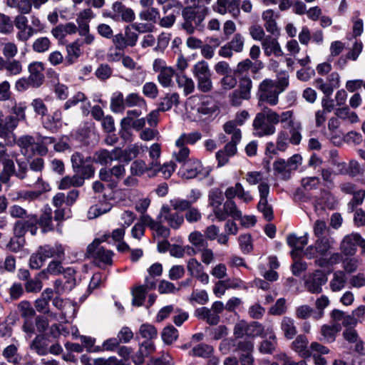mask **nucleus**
<instances>
[{
    "mask_svg": "<svg viewBox=\"0 0 365 365\" xmlns=\"http://www.w3.org/2000/svg\"><path fill=\"white\" fill-rule=\"evenodd\" d=\"M290 113L282 112L281 114L264 107L257 113L252 123L253 134L258 138L272 135L276 132L275 125L284 123L289 118Z\"/></svg>",
    "mask_w": 365,
    "mask_h": 365,
    "instance_id": "1",
    "label": "nucleus"
},
{
    "mask_svg": "<svg viewBox=\"0 0 365 365\" xmlns=\"http://www.w3.org/2000/svg\"><path fill=\"white\" fill-rule=\"evenodd\" d=\"M245 180L250 185L258 184L259 201L257 209L263 214L267 220H272L273 219V210L272 206L268 204L267 200L270 190L269 185L267 182L262 181V173L258 171L248 172L246 174Z\"/></svg>",
    "mask_w": 365,
    "mask_h": 365,
    "instance_id": "2",
    "label": "nucleus"
},
{
    "mask_svg": "<svg viewBox=\"0 0 365 365\" xmlns=\"http://www.w3.org/2000/svg\"><path fill=\"white\" fill-rule=\"evenodd\" d=\"M334 240L331 237H319L314 245L308 246L303 252L307 259L316 258L315 263L319 267H324L329 263L327 257L331 252Z\"/></svg>",
    "mask_w": 365,
    "mask_h": 365,
    "instance_id": "3",
    "label": "nucleus"
},
{
    "mask_svg": "<svg viewBox=\"0 0 365 365\" xmlns=\"http://www.w3.org/2000/svg\"><path fill=\"white\" fill-rule=\"evenodd\" d=\"M187 104L192 114L198 120L207 119L217 110L215 101L207 96H192L187 99Z\"/></svg>",
    "mask_w": 365,
    "mask_h": 365,
    "instance_id": "4",
    "label": "nucleus"
},
{
    "mask_svg": "<svg viewBox=\"0 0 365 365\" xmlns=\"http://www.w3.org/2000/svg\"><path fill=\"white\" fill-rule=\"evenodd\" d=\"M192 74L197 81V88L202 93H209L213 89L212 72L209 64L204 60L197 61L192 67Z\"/></svg>",
    "mask_w": 365,
    "mask_h": 365,
    "instance_id": "5",
    "label": "nucleus"
},
{
    "mask_svg": "<svg viewBox=\"0 0 365 365\" xmlns=\"http://www.w3.org/2000/svg\"><path fill=\"white\" fill-rule=\"evenodd\" d=\"M279 95L274 80L265 78L258 86L257 98L259 106L264 102L272 106H276L279 102Z\"/></svg>",
    "mask_w": 365,
    "mask_h": 365,
    "instance_id": "6",
    "label": "nucleus"
},
{
    "mask_svg": "<svg viewBox=\"0 0 365 365\" xmlns=\"http://www.w3.org/2000/svg\"><path fill=\"white\" fill-rule=\"evenodd\" d=\"M302 158L299 154H295L290 157L287 160L278 159L273 163V170L275 174L280 176L283 180H288L291 174L296 170L302 164Z\"/></svg>",
    "mask_w": 365,
    "mask_h": 365,
    "instance_id": "7",
    "label": "nucleus"
},
{
    "mask_svg": "<svg viewBox=\"0 0 365 365\" xmlns=\"http://www.w3.org/2000/svg\"><path fill=\"white\" fill-rule=\"evenodd\" d=\"M72 168L75 173H79L88 179L95 174V168L92 165V158L85 157L79 152H75L71 157Z\"/></svg>",
    "mask_w": 365,
    "mask_h": 365,
    "instance_id": "8",
    "label": "nucleus"
},
{
    "mask_svg": "<svg viewBox=\"0 0 365 365\" xmlns=\"http://www.w3.org/2000/svg\"><path fill=\"white\" fill-rule=\"evenodd\" d=\"M88 253L99 267L111 265L113 263V252L101 246L98 241H94L88 247Z\"/></svg>",
    "mask_w": 365,
    "mask_h": 365,
    "instance_id": "9",
    "label": "nucleus"
},
{
    "mask_svg": "<svg viewBox=\"0 0 365 365\" xmlns=\"http://www.w3.org/2000/svg\"><path fill=\"white\" fill-rule=\"evenodd\" d=\"M209 170L203 168L200 161L197 159H189L182 164L179 170V174L184 178L191 179L197 176H207Z\"/></svg>",
    "mask_w": 365,
    "mask_h": 365,
    "instance_id": "10",
    "label": "nucleus"
},
{
    "mask_svg": "<svg viewBox=\"0 0 365 365\" xmlns=\"http://www.w3.org/2000/svg\"><path fill=\"white\" fill-rule=\"evenodd\" d=\"M327 277L322 270H316L308 274L304 279L307 290L312 294H319L322 292V285L326 284Z\"/></svg>",
    "mask_w": 365,
    "mask_h": 365,
    "instance_id": "11",
    "label": "nucleus"
},
{
    "mask_svg": "<svg viewBox=\"0 0 365 365\" xmlns=\"http://www.w3.org/2000/svg\"><path fill=\"white\" fill-rule=\"evenodd\" d=\"M240 0H217L213 9L221 15L229 13L234 19H237L240 15Z\"/></svg>",
    "mask_w": 365,
    "mask_h": 365,
    "instance_id": "12",
    "label": "nucleus"
},
{
    "mask_svg": "<svg viewBox=\"0 0 365 365\" xmlns=\"http://www.w3.org/2000/svg\"><path fill=\"white\" fill-rule=\"evenodd\" d=\"M215 217L219 221H224L228 217H232L235 220H240L242 217V212L237 207L234 200H227L224 202L223 206L217 210Z\"/></svg>",
    "mask_w": 365,
    "mask_h": 365,
    "instance_id": "13",
    "label": "nucleus"
},
{
    "mask_svg": "<svg viewBox=\"0 0 365 365\" xmlns=\"http://www.w3.org/2000/svg\"><path fill=\"white\" fill-rule=\"evenodd\" d=\"M364 242L359 234L351 233L343 238L340 244V250L344 255L351 256L356 253L358 246L362 245Z\"/></svg>",
    "mask_w": 365,
    "mask_h": 365,
    "instance_id": "14",
    "label": "nucleus"
},
{
    "mask_svg": "<svg viewBox=\"0 0 365 365\" xmlns=\"http://www.w3.org/2000/svg\"><path fill=\"white\" fill-rule=\"evenodd\" d=\"M187 270L190 277L196 278L202 284L209 283L210 277L205 272L203 265L197 259L192 257L187 260Z\"/></svg>",
    "mask_w": 365,
    "mask_h": 365,
    "instance_id": "15",
    "label": "nucleus"
},
{
    "mask_svg": "<svg viewBox=\"0 0 365 365\" xmlns=\"http://www.w3.org/2000/svg\"><path fill=\"white\" fill-rule=\"evenodd\" d=\"M28 23L27 17L23 14H19L14 18L13 24L19 30L16 38L20 41L25 42L34 35V29Z\"/></svg>",
    "mask_w": 365,
    "mask_h": 365,
    "instance_id": "16",
    "label": "nucleus"
},
{
    "mask_svg": "<svg viewBox=\"0 0 365 365\" xmlns=\"http://www.w3.org/2000/svg\"><path fill=\"white\" fill-rule=\"evenodd\" d=\"M146 150V146H143L141 144L135 143L130 145L124 150H122L120 148H116L115 152H117V155H118V161H123L128 163L140 154L144 153Z\"/></svg>",
    "mask_w": 365,
    "mask_h": 365,
    "instance_id": "17",
    "label": "nucleus"
},
{
    "mask_svg": "<svg viewBox=\"0 0 365 365\" xmlns=\"http://www.w3.org/2000/svg\"><path fill=\"white\" fill-rule=\"evenodd\" d=\"M159 218L166 222L173 229H178L184 223V217L178 212H173L168 205H163Z\"/></svg>",
    "mask_w": 365,
    "mask_h": 365,
    "instance_id": "18",
    "label": "nucleus"
},
{
    "mask_svg": "<svg viewBox=\"0 0 365 365\" xmlns=\"http://www.w3.org/2000/svg\"><path fill=\"white\" fill-rule=\"evenodd\" d=\"M287 242L292 248L291 256L294 259L301 257L304 247L308 243V233L302 237L290 234L287 237Z\"/></svg>",
    "mask_w": 365,
    "mask_h": 365,
    "instance_id": "19",
    "label": "nucleus"
},
{
    "mask_svg": "<svg viewBox=\"0 0 365 365\" xmlns=\"http://www.w3.org/2000/svg\"><path fill=\"white\" fill-rule=\"evenodd\" d=\"M17 121L11 115L0 118V138L5 140L13 139L15 141L16 135L14 130L17 128Z\"/></svg>",
    "mask_w": 365,
    "mask_h": 365,
    "instance_id": "20",
    "label": "nucleus"
},
{
    "mask_svg": "<svg viewBox=\"0 0 365 365\" xmlns=\"http://www.w3.org/2000/svg\"><path fill=\"white\" fill-rule=\"evenodd\" d=\"M285 113H290L289 118L284 123H287L289 128L290 138L289 143L293 145H299L302 140L301 134L302 125L301 122L294 119V112L292 110H287Z\"/></svg>",
    "mask_w": 365,
    "mask_h": 365,
    "instance_id": "21",
    "label": "nucleus"
},
{
    "mask_svg": "<svg viewBox=\"0 0 365 365\" xmlns=\"http://www.w3.org/2000/svg\"><path fill=\"white\" fill-rule=\"evenodd\" d=\"M262 19L266 31L272 36L278 37L280 34V29L277 24L278 15L272 9H267L263 11Z\"/></svg>",
    "mask_w": 365,
    "mask_h": 365,
    "instance_id": "22",
    "label": "nucleus"
},
{
    "mask_svg": "<svg viewBox=\"0 0 365 365\" xmlns=\"http://www.w3.org/2000/svg\"><path fill=\"white\" fill-rule=\"evenodd\" d=\"M28 70L29 72V78L33 83V88H38L42 85L44 81L43 63L40 61H34L29 65Z\"/></svg>",
    "mask_w": 365,
    "mask_h": 365,
    "instance_id": "23",
    "label": "nucleus"
},
{
    "mask_svg": "<svg viewBox=\"0 0 365 365\" xmlns=\"http://www.w3.org/2000/svg\"><path fill=\"white\" fill-rule=\"evenodd\" d=\"M261 43L264 54L267 56H269L272 54L277 57L283 56V51L276 36L273 37L270 35H267Z\"/></svg>",
    "mask_w": 365,
    "mask_h": 365,
    "instance_id": "24",
    "label": "nucleus"
},
{
    "mask_svg": "<svg viewBox=\"0 0 365 365\" xmlns=\"http://www.w3.org/2000/svg\"><path fill=\"white\" fill-rule=\"evenodd\" d=\"M116 148L109 151L106 149H101L94 153L92 162L100 164L101 165H107L113 160H118Z\"/></svg>",
    "mask_w": 365,
    "mask_h": 365,
    "instance_id": "25",
    "label": "nucleus"
},
{
    "mask_svg": "<svg viewBox=\"0 0 365 365\" xmlns=\"http://www.w3.org/2000/svg\"><path fill=\"white\" fill-rule=\"evenodd\" d=\"M340 330L341 326L339 324H323L320 328L321 336L319 340L324 343H333Z\"/></svg>",
    "mask_w": 365,
    "mask_h": 365,
    "instance_id": "26",
    "label": "nucleus"
},
{
    "mask_svg": "<svg viewBox=\"0 0 365 365\" xmlns=\"http://www.w3.org/2000/svg\"><path fill=\"white\" fill-rule=\"evenodd\" d=\"M38 249L46 259L52 257L60 260L64 259L65 250L60 244H55L54 245H45L40 246Z\"/></svg>",
    "mask_w": 365,
    "mask_h": 365,
    "instance_id": "27",
    "label": "nucleus"
},
{
    "mask_svg": "<svg viewBox=\"0 0 365 365\" xmlns=\"http://www.w3.org/2000/svg\"><path fill=\"white\" fill-rule=\"evenodd\" d=\"M66 56L65 57V64L71 66L74 64L82 54L81 44L78 41H74L66 46Z\"/></svg>",
    "mask_w": 365,
    "mask_h": 365,
    "instance_id": "28",
    "label": "nucleus"
},
{
    "mask_svg": "<svg viewBox=\"0 0 365 365\" xmlns=\"http://www.w3.org/2000/svg\"><path fill=\"white\" fill-rule=\"evenodd\" d=\"M154 282L149 284L148 278L147 277L145 285H140L133 289L132 291L133 304L138 307L141 306L145 301V294L147 293L148 289H152L153 287H154Z\"/></svg>",
    "mask_w": 365,
    "mask_h": 365,
    "instance_id": "29",
    "label": "nucleus"
},
{
    "mask_svg": "<svg viewBox=\"0 0 365 365\" xmlns=\"http://www.w3.org/2000/svg\"><path fill=\"white\" fill-rule=\"evenodd\" d=\"M196 317L205 320L210 325H216L220 320V315H217L211 309L205 307L198 308L195 312Z\"/></svg>",
    "mask_w": 365,
    "mask_h": 365,
    "instance_id": "30",
    "label": "nucleus"
},
{
    "mask_svg": "<svg viewBox=\"0 0 365 365\" xmlns=\"http://www.w3.org/2000/svg\"><path fill=\"white\" fill-rule=\"evenodd\" d=\"M38 223V217L35 215L27 217L24 220H17L14 225V235L16 237H24L28 226Z\"/></svg>",
    "mask_w": 365,
    "mask_h": 365,
    "instance_id": "31",
    "label": "nucleus"
},
{
    "mask_svg": "<svg viewBox=\"0 0 365 365\" xmlns=\"http://www.w3.org/2000/svg\"><path fill=\"white\" fill-rule=\"evenodd\" d=\"M78 28L73 22L60 24L51 30V34L56 39H62L67 35L76 34Z\"/></svg>",
    "mask_w": 365,
    "mask_h": 365,
    "instance_id": "32",
    "label": "nucleus"
},
{
    "mask_svg": "<svg viewBox=\"0 0 365 365\" xmlns=\"http://www.w3.org/2000/svg\"><path fill=\"white\" fill-rule=\"evenodd\" d=\"M347 277L344 272L336 271L333 273V277L329 282L330 289L334 292L342 290L346 284Z\"/></svg>",
    "mask_w": 365,
    "mask_h": 365,
    "instance_id": "33",
    "label": "nucleus"
},
{
    "mask_svg": "<svg viewBox=\"0 0 365 365\" xmlns=\"http://www.w3.org/2000/svg\"><path fill=\"white\" fill-rule=\"evenodd\" d=\"M62 119V112L61 110L57 109L51 114L47 115L42 119L44 127L49 130L56 129L61 124Z\"/></svg>",
    "mask_w": 365,
    "mask_h": 365,
    "instance_id": "34",
    "label": "nucleus"
},
{
    "mask_svg": "<svg viewBox=\"0 0 365 365\" xmlns=\"http://www.w3.org/2000/svg\"><path fill=\"white\" fill-rule=\"evenodd\" d=\"M53 289L46 288L41 293V297L35 302V307L38 312H48L49 301L53 296Z\"/></svg>",
    "mask_w": 365,
    "mask_h": 365,
    "instance_id": "35",
    "label": "nucleus"
},
{
    "mask_svg": "<svg viewBox=\"0 0 365 365\" xmlns=\"http://www.w3.org/2000/svg\"><path fill=\"white\" fill-rule=\"evenodd\" d=\"M176 81L178 86L182 89L183 94L188 96L195 91V85L194 81L186 75H177Z\"/></svg>",
    "mask_w": 365,
    "mask_h": 365,
    "instance_id": "36",
    "label": "nucleus"
},
{
    "mask_svg": "<svg viewBox=\"0 0 365 365\" xmlns=\"http://www.w3.org/2000/svg\"><path fill=\"white\" fill-rule=\"evenodd\" d=\"M125 107L128 108H142L144 112L148 110L145 100L138 93H131L128 94L125 98Z\"/></svg>",
    "mask_w": 365,
    "mask_h": 365,
    "instance_id": "37",
    "label": "nucleus"
},
{
    "mask_svg": "<svg viewBox=\"0 0 365 365\" xmlns=\"http://www.w3.org/2000/svg\"><path fill=\"white\" fill-rule=\"evenodd\" d=\"M224 200L222 192L218 188L212 189L208 194L209 205L212 207V212L215 215L217 210H220Z\"/></svg>",
    "mask_w": 365,
    "mask_h": 365,
    "instance_id": "38",
    "label": "nucleus"
},
{
    "mask_svg": "<svg viewBox=\"0 0 365 365\" xmlns=\"http://www.w3.org/2000/svg\"><path fill=\"white\" fill-rule=\"evenodd\" d=\"M110 110L115 113H122L125 108V98L123 94L116 91L112 94L110 98Z\"/></svg>",
    "mask_w": 365,
    "mask_h": 365,
    "instance_id": "39",
    "label": "nucleus"
},
{
    "mask_svg": "<svg viewBox=\"0 0 365 365\" xmlns=\"http://www.w3.org/2000/svg\"><path fill=\"white\" fill-rule=\"evenodd\" d=\"M281 329L284 332V336L288 339H292L297 334V327L294 320L289 317H284L281 322Z\"/></svg>",
    "mask_w": 365,
    "mask_h": 365,
    "instance_id": "40",
    "label": "nucleus"
},
{
    "mask_svg": "<svg viewBox=\"0 0 365 365\" xmlns=\"http://www.w3.org/2000/svg\"><path fill=\"white\" fill-rule=\"evenodd\" d=\"M11 101L12 102L11 112L14 114L11 115L16 120L17 125H19V121H24L26 119V110L27 107L24 102L17 103L15 100Z\"/></svg>",
    "mask_w": 365,
    "mask_h": 365,
    "instance_id": "41",
    "label": "nucleus"
},
{
    "mask_svg": "<svg viewBox=\"0 0 365 365\" xmlns=\"http://www.w3.org/2000/svg\"><path fill=\"white\" fill-rule=\"evenodd\" d=\"M61 260H52L51 261L46 269L39 272V276L42 279H48V274L57 275L62 272L63 267L61 265Z\"/></svg>",
    "mask_w": 365,
    "mask_h": 365,
    "instance_id": "42",
    "label": "nucleus"
},
{
    "mask_svg": "<svg viewBox=\"0 0 365 365\" xmlns=\"http://www.w3.org/2000/svg\"><path fill=\"white\" fill-rule=\"evenodd\" d=\"M19 155L17 152L9 151L6 144L0 142V163L2 165L14 163V158H16Z\"/></svg>",
    "mask_w": 365,
    "mask_h": 365,
    "instance_id": "43",
    "label": "nucleus"
},
{
    "mask_svg": "<svg viewBox=\"0 0 365 365\" xmlns=\"http://www.w3.org/2000/svg\"><path fill=\"white\" fill-rule=\"evenodd\" d=\"M201 133L199 132H192L190 133H182L180 136L176 140L175 145L176 146H182L190 144L194 145L197 140L201 138Z\"/></svg>",
    "mask_w": 365,
    "mask_h": 365,
    "instance_id": "44",
    "label": "nucleus"
},
{
    "mask_svg": "<svg viewBox=\"0 0 365 365\" xmlns=\"http://www.w3.org/2000/svg\"><path fill=\"white\" fill-rule=\"evenodd\" d=\"M179 94L177 93H173L167 94L164 98L161 99L159 104V109L161 111H167L170 110L173 106H178L179 103Z\"/></svg>",
    "mask_w": 365,
    "mask_h": 365,
    "instance_id": "45",
    "label": "nucleus"
},
{
    "mask_svg": "<svg viewBox=\"0 0 365 365\" xmlns=\"http://www.w3.org/2000/svg\"><path fill=\"white\" fill-rule=\"evenodd\" d=\"M144 112L143 108H137L132 110H128L126 113V116L120 121V125L123 129L126 130L130 127V123L140 117Z\"/></svg>",
    "mask_w": 365,
    "mask_h": 365,
    "instance_id": "46",
    "label": "nucleus"
},
{
    "mask_svg": "<svg viewBox=\"0 0 365 365\" xmlns=\"http://www.w3.org/2000/svg\"><path fill=\"white\" fill-rule=\"evenodd\" d=\"M4 70L7 76H19L23 71V66L20 61L16 59H6Z\"/></svg>",
    "mask_w": 365,
    "mask_h": 365,
    "instance_id": "47",
    "label": "nucleus"
},
{
    "mask_svg": "<svg viewBox=\"0 0 365 365\" xmlns=\"http://www.w3.org/2000/svg\"><path fill=\"white\" fill-rule=\"evenodd\" d=\"M308 339L304 335H299L292 343V348L296 352H298L302 357L306 358V351H308L307 349Z\"/></svg>",
    "mask_w": 365,
    "mask_h": 365,
    "instance_id": "48",
    "label": "nucleus"
},
{
    "mask_svg": "<svg viewBox=\"0 0 365 365\" xmlns=\"http://www.w3.org/2000/svg\"><path fill=\"white\" fill-rule=\"evenodd\" d=\"M335 114L338 118L351 123H354L359 120L357 114L351 111L348 106L337 108L335 111Z\"/></svg>",
    "mask_w": 365,
    "mask_h": 365,
    "instance_id": "49",
    "label": "nucleus"
},
{
    "mask_svg": "<svg viewBox=\"0 0 365 365\" xmlns=\"http://www.w3.org/2000/svg\"><path fill=\"white\" fill-rule=\"evenodd\" d=\"M188 240L197 250L208 247L205 235L199 231L192 232L188 236Z\"/></svg>",
    "mask_w": 365,
    "mask_h": 365,
    "instance_id": "50",
    "label": "nucleus"
},
{
    "mask_svg": "<svg viewBox=\"0 0 365 365\" xmlns=\"http://www.w3.org/2000/svg\"><path fill=\"white\" fill-rule=\"evenodd\" d=\"M236 122L229 120L223 125V130L227 135H231V140L234 141H240L242 139L241 130L237 128Z\"/></svg>",
    "mask_w": 365,
    "mask_h": 365,
    "instance_id": "51",
    "label": "nucleus"
},
{
    "mask_svg": "<svg viewBox=\"0 0 365 365\" xmlns=\"http://www.w3.org/2000/svg\"><path fill=\"white\" fill-rule=\"evenodd\" d=\"M212 352L213 348L212 346L200 344L192 348L190 351V355L202 358H210Z\"/></svg>",
    "mask_w": 365,
    "mask_h": 365,
    "instance_id": "52",
    "label": "nucleus"
},
{
    "mask_svg": "<svg viewBox=\"0 0 365 365\" xmlns=\"http://www.w3.org/2000/svg\"><path fill=\"white\" fill-rule=\"evenodd\" d=\"M38 223L41 227L43 232L52 230V211L50 207L45 208L40 219H38Z\"/></svg>",
    "mask_w": 365,
    "mask_h": 365,
    "instance_id": "53",
    "label": "nucleus"
},
{
    "mask_svg": "<svg viewBox=\"0 0 365 365\" xmlns=\"http://www.w3.org/2000/svg\"><path fill=\"white\" fill-rule=\"evenodd\" d=\"M30 348L41 356L46 355L48 353L47 344L44 341L43 336L41 335H38L34 338L30 344Z\"/></svg>",
    "mask_w": 365,
    "mask_h": 365,
    "instance_id": "54",
    "label": "nucleus"
},
{
    "mask_svg": "<svg viewBox=\"0 0 365 365\" xmlns=\"http://www.w3.org/2000/svg\"><path fill=\"white\" fill-rule=\"evenodd\" d=\"M4 357L9 363L14 364H19L21 357L18 354V348L14 344L7 346L3 351Z\"/></svg>",
    "mask_w": 365,
    "mask_h": 365,
    "instance_id": "55",
    "label": "nucleus"
},
{
    "mask_svg": "<svg viewBox=\"0 0 365 365\" xmlns=\"http://www.w3.org/2000/svg\"><path fill=\"white\" fill-rule=\"evenodd\" d=\"M139 334L142 338L148 341H153L157 338L158 331L155 327L150 324H143L139 328Z\"/></svg>",
    "mask_w": 365,
    "mask_h": 365,
    "instance_id": "56",
    "label": "nucleus"
},
{
    "mask_svg": "<svg viewBox=\"0 0 365 365\" xmlns=\"http://www.w3.org/2000/svg\"><path fill=\"white\" fill-rule=\"evenodd\" d=\"M330 304L329 297L326 295H322L320 297L317 299L315 302V307L317 309V313L314 315V319L318 320L322 318L324 315V309Z\"/></svg>",
    "mask_w": 365,
    "mask_h": 365,
    "instance_id": "57",
    "label": "nucleus"
},
{
    "mask_svg": "<svg viewBox=\"0 0 365 365\" xmlns=\"http://www.w3.org/2000/svg\"><path fill=\"white\" fill-rule=\"evenodd\" d=\"M161 337L166 344H171L178 338V331L173 326H168L163 329Z\"/></svg>",
    "mask_w": 365,
    "mask_h": 365,
    "instance_id": "58",
    "label": "nucleus"
},
{
    "mask_svg": "<svg viewBox=\"0 0 365 365\" xmlns=\"http://www.w3.org/2000/svg\"><path fill=\"white\" fill-rule=\"evenodd\" d=\"M329 351V349L327 346L317 341H314L311 343L309 350L305 352V354L307 355V357H309L317 355L328 354Z\"/></svg>",
    "mask_w": 365,
    "mask_h": 365,
    "instance_id": "59",
    "label": "nucleus"
},
{
    "mask_svg": "<svg viewBox=\"0 0 365 365\" xmlns=\"http://www.w3.org/2000/svg\"><path fill=\"white\" fill-rule=\"evenodd\" d=\"M175 74V70L172 67L164 68L158 76V79L159 83L163 87H168L171 85L173 77Z\"/></svg>",
    "mask_w": 365,
    "mask_h": 365,
    "instance_id": "60",
    "label": "nucleus"
},
{
    "mask_svg": "<svg viewBox=\"0 0 365 365\" xmlns=\"http://www.w3.org/2000/svg\"><path fill=\"white\" fill-rule=\"evenodd\" d=\"M141 20L155 23L160 19V12L158 9L148 6L146 9L139 14Z\"/></svg>",
    "mask_w": 365,
    "mask_h": 365,
    "instance_id": "61",
    "label": "nucleus"
},
{
    "mask_svg": "<svg viewBox=\"0 0 365 365\" xmlns=\"http://www.w3.org/2000/svg\"><path fill=\"white\" fill-rule=\"evenodd\" d=\"M41 277L39 276V273L34 278L28 279L25 284V289L29 293H37L40 292L43 287Z\"/></svg>",
    "mask_w": 365,
    "mask_h": 365,
    "instance_id": "62",
    "label": "nucleus"
},
{
    "mask_svg": "<svg viewBox=\"0 0 365 365\" xmlns=\"http://www.w3.org/2000/svg\"><path fill=\"white\" fill-rule=\"evenodd\" d=\"M51 44V43L48 38L39 37L34 41L32 48L36 53H44L49 50Z\"/></svg>",
    "mask_w": 365,
    "mask_h": 365,
    "instance_id": "63",
    "label": "nucleus"
},
{
    "mask_svg": "<svg viewBox=\"0 0 365 365\" xmlns=\"http://www.w3.org/2000/svg\"><path fill=\"white\" fill-rule=\"evenodd\" d=\"M184 219L187 220V222L192 224L199 222L202 217V214L200 210L192 205L185 212Z\"/></svg>",
    "mask_w": 365,
    "mask_h": 365,
    "instance_id": "64",
    "label": "nucleus"
}]
</instances>
